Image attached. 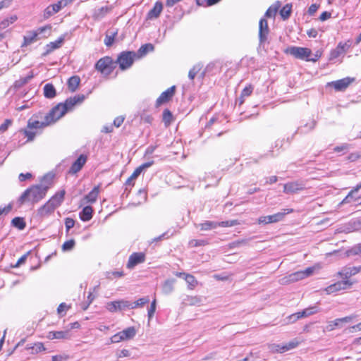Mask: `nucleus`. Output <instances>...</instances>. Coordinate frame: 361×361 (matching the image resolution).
Returning a JSON list of instances; mask_svg holds the SVG:
<instances>
[{
    "instance_id": "nucleus-1",
    "label": "nucleus",
    "mask_w": 361,
    "mask_h": 361,
    "mask_svg": "<svg viewBox=\"0 0 361 361\" xmlns=\"http://www.w3.org/2000/svg\"><path fill=\"white\" fill-rule=\"evenodd\" d=\"M84 94H77L69 97L63 103H59L53 107L48 114L44 116L43 121L33 120V117L27 122V127L31 129H39L54 123L67 112L71 111L78 104H81L85 100Z\"/></svg>"
},
{
    "instance_id": "nucleus-2",
    "label": "nucleus",
    "mask_w": 361,
    "mask_h": 361,
    "mask_svg": "<svg viewBox=\"0 0 361 361\" xmlns=\"http://www.w3.org/2000/svg\"><path fill=\"white\" fill-rule=\"evenodd\" d=\"M49 185H43L42 184L35 185L25 190L18 200L20 205L23 204L26 202L35 204L42 200L49 189Z\"/></svg>"
},
{
    "instance_id": "nucleus-3",
    "label": "nucleus",
    "mask_w": 361,
    "mask_h": 361,
    "mask_svg": "<svg viewBox=\"0 0 361 361\" xmlns=\"http://www.w3.org/2000/svg\"><path fill=\"white\" fill-rule=\"evenodd\" d=\"M285 52L294 56L296 59L306 60L307 61L315 62L320 56V55L316 54L314 58H310L312 54V51L310 49L295 46L288 47Z\"/></svg>"
},
{
    "instance_id": "nucleus-4",
    "label": "nucleus",
    "mask_w": 361,
    "mask_h": 361,
    "mask_svg": "<svg viewBox=\"0 0 361 361\" xmlns=\"http://www.w3.org/2000/svg\"><path fill=\"white\" fill-rule=\"evenodd\" d=\"M292 209H283L281 212L276 213L272 215L260 216L257 222L259 224H269L273 223H277L282 221L285 216L288 214L293 212Z\"/></svg>"
},
{
    "instance_id": "nucleus-5",
    "label": "nucleus",
    "mask_w": 361,
    "mask_h": 361,
    "mask_svg": "<svg viewBox=\"0 0 361 361\" xmlns=\"http://www.w3.org/2000/svg\"><path fill=\"white\" fill-rule=\"evenodd\" d=\"M135 56L136 54L134 51H122L114 63H118L121 70H126L133 65Z\"/></svg>"
},
{
    "instance_id": "nucleus-6",
    "label": "nucleus",
    "mask_w": 361,
    "mask_h": 361,
    "mask_svg": "<svg viewBox=\"0 0 361 361\" xmlns=\"http://www.w3.org/2000/svg\"><path fill=\"white\" fill-rule=\"evenodd\" d=\"M95 68L102 74L110 75L115 68V63L109 56L100 59L95 64Z\"/></svg>"
},
{
    "instance_id": "nucleus-7",
    "label": "nucleus",
    "mask_w": 361,
    "mask_h": 361,
    "mask_svg": "<svg viewBox=\"0 0 361 361\" xmlns=\"http://www.w3.org/2000/svg\"><path fill=\"white\" fill-rule=\"evenodd\" d=\"M355 281L351 280H345L337 281L326 288L325 290L328 294H331L342 290L349 289L354 284Z\"/></svg>"
},
{
    "instance_id": "nucleus-8",
    "label": "nucleus",
    "mask_w": 361,
    "mask_h": 361,
    "mask_svg": "<svg viewBox=\"0 0 361 361\" xmlns=\"http://www.w3.org/2000/svg\"><path fill=\"white\" fill-rule=\"evenodd\" d=\"M130 302L128 300H121L108 302L106 305L107 310L111 312L116 311H122L126 309H130Z\"/></svg>"
},
{
    "instance_id": "nucleus-9",
    "label": "nucleus",
    "mask_w": 361,
    "mask_h": 361,
    "mask_svg": "<svg viewBox=\"0 0 361 361\" xmlns=\"http://www.w3.org/2000/svg\"><path fill=\"white\" fill-rule=\"evenodd\" d=\"M176 92V86H172L163 92L156 101V106L158 107L169 102L173 97Z\"/></svg>"
},
{
    "instance_id": "nucleus-10",
    "label": "nucleus",
    "mask_w": 361,
    "mask_h": 361,
    "mask_svg": "<svg viewBox=\"0 0 361 361\" xmlns=\"http://www.w3.org/2000/svg\"><path fill=\"white\" fill-rule=\"evenodd\" d=\"M145 261V255L143 252H133L129 257L127 268L132 269L139 264L143 263Z\"/></svg>"
},
{
    "instance_id": "nucleus-11",
    "label": "nucleus",
    "mask_w": 361,
    "mask_h": 361,
    "mask_svg": "<svg viewBox=\"0 0 361 361\" xmlns=\"http://www.w3.org/2000/svg\"><path fill=\"white\" fill-rule=\"evenodd\" d=\"M361 271V265L358 267H345L338 272V275L343 279L350 280V278Z\"/></svg>"
},
{
    "instance_id": "nucleus-12",
    "label": "nucleus",
    "mask_w": 361,
    "mask_h": 361,
    "mask_svg": "<svg viewBox=\"0 0 361 361\" xmlns=\"http://www.w3.org/2000/svg\"><path fill=\"white\" fill-rule=\"evenodd\" d=\"M269 32L267 20L265 18H261L259 23V44H264L267 39V35Z\"/></svg>"
},
{
    "instance_id": "nucleus-13",
    "label": "nucleus",
    "mask_w": 361,
    "mask_h": 361,
    "mask_svg": "<svg viewBox=\"0 0 361 361\" xmlns=\"http://www.w3.org/2000/svg\"><path fill=\"white\" fill-rule=\"evenodd\" d=\"M303 189L305 185L301 181H292L283 185V192L286 194H293Z\"/></svg>"
},
{
    "instance_id": "nucleus-14",
    "label": "nucleus",
    "mask_w": 361,
    "mask_h": 361,
    "mask_svg": "<svg viewBox=\"0 0 361 361\" xmlns=\"http://www.w3.org/2000/svg\"><path fill=\"white\" fill-rule=\"evenodd\" d=\"M355 81L354 78H345L338 80L333 81L331 82H329V86H332L336 91H343L345 90L349 85Z\"/></svg>"
},
{
    "instance_id": "nucleus-15",
    "label": "nucleus",
    "mask_w": 361,
    "mask_h": 361,
    "mask_svg": "<svg viewBox=\"0 0 361 361\" xmlns=\"http://www.w3.org/2000/svg\"><path fill=\"white\" fill-rule=\"evenodd\" d=\"M87 160V157L86 155L80 154L78 158L72 164L71 168L68 170V173L75 174L80 171L85 164Z\"/></svg>"
},
{
    "instance_id": "nucleus-16",
    "label": "nucleus",
    "mask_w": 361,
    "mask_h": 361,
    "mask_svg": "<svg viewBox=\"0 0 361 361\" xmlns=\"http://www.w3.org/2000/svg\"><path fill=\"white\" fill-rule=\"evenodd\" d=\"M47 338L50 340L53 339H63V340H68L71 337V334L70 330L66 331H49L47 336Z\"/></svg>"
},
{
    "instance_id": "nucleus-17",
    "label": "nucleus",
    "mask_w": 361,
    "mask_h": 361,
    "mask_svg": "<svg viewBox=\"0 0 361 361\" xmlns=\"http://www.w3.org/2000/svg\"><path fill=\"white\" fill-rule=\"evenodd\" d=\"M64 42V37H60L57 40L54 42H51L50 43L46 45V51L42 54L43 56L49 55L54 50L59 49L61 47L62 44Z\"/></svg>"
},
{
    "instance_id": "nucleus-18",
    "label": "nucleus",
    "mask_w": 361,
    "mask_h": 361,
    "mask_svg": "<svg viewBox=\"0 0 361 361\" xmlns=\"http://www.w3.org/2000/svg\"><path fill=\"white\" fill-rule=\"evenodd\" d=\"M349 45L346 43L340 42L336 49H333L330 53V60H334L339 57L341 54H343L346 50L348 49Z\"/></svg>"
},
{
    "instance_id": "nucleus-19",
    "label": "nucleus",
    "mask_w": 361,
    "mask_h": 361,
    "mask_svg": "<svg viewBox=\"0 0 361 361\" xmlns=\"http://www.w3.org/2000/svg\"><path fill=\"white\" fill-rule=\"evenodd\" d=\"M163 10V4L158 1H157L153 8L148 12L147 18V19L152 20L159 17Z\"/></svg>"
},
{
    "instance_id": "nucleus-20",
    "label": "nucleus",
    "mask_w": 361,
    "mask_h": 361,
    "mask_svg": "<svg viewBox=\"0 0 361 361\" xmlns=\"http://www.w3.org/2000/svg\"><path fill=\"white\" fill-rule=\"evenodd\" d=\"M303 279H305L304 273H302V271L301 270V271H295L294 273L289 274L288 276L282 279V281H283V283H293V282L302 280Z\"/></svg>"
},
{
    "instance_id": "nucleus-21",
    "label": "nucleus",
    "mask_w": 361,
    "mask_h": 361,
    "mask_svg": "<svg viewBox=\"0 0 361 361\" xmlns=\"http://www.w3.org/2000/svg\"><path fill=\"white\" fill-rule=\"evenodd\" d=\"M39 32H30L27 35L24 36L23 39L24 42L22 44V47L28 46L35 42H37L39 38L38 37Z\"/></svg>"
},
{
    "instance_id": "nucleus-22",
    "label": "nucleus",
    "mask_w": 361,
    "mask_h": 361,
    "mask_svg": "<svg viewBox=\"0 0 361 361\" xmlns=\"http://www.w3.org/2000/svg\"><path fill=\"white\" fill-rule=\"evenodd\" d=\"M61 10V6L58 4H54L47 6L44 11V18L47 19L52 16L54 14L58 13Z\"/></svg>"
},
{
    "instance_id": "nucleus-23",
    "label": "nucleus",
    "mask_w": 361,
    "mask_h": 361,
    "mask_svg": "<svg viewBox=\"0 0 361 361\" xmlns=\"http://www.w3.org/2000/svg\"><path fill=\"white\" fill-rule=\"evenodd\" d=\"M99 193V186H95L87 195L84 197L86 203H94L96 202Z\"/></svg>"
},
{
    "instance_id": "nucleus-24",
    "label": "nucleus",
    "mask_w": 361,
    "mask_h": 361,
    "mask_svg": "<svg viewBox=\"0 0 361 361\" xmlns=\"http://www.w3.org/2000/svg\"><path fill=\"white\" fill-rule=\"evenodd\" d=\"M93 209L91 206L85 207L80 212V219L82 221H88L92 218Z\"/></svg>"
},
{
    "instance_id": "nucleus-25",
    "label": "nucleus",
    "mask_w": 361,
    "mask_h": 361,
    "mask_svg": "<svg viewBox=\"0 0 361 361\" xmlns=\"http://www.w3.org/2000/svg\"><path fill=\"white\" fill-rule=\"evenodd\" d=\"M112 10L111 7L102 6L97 10H95L93 13V18L96 20H100L103 18L107 13L111 12Z\"/></svg>"
},
{
    "instance_id": "nucleus-26",
    "label": "nucleus",
    "mask_w": 361,
    "mask_h": 361,
    "mask_svg": "<svg viewBox=\"0 0 361 361\" xmlns=\"http://www.w3.org/2000/svg\"><path fill=\"white\" fill-rule=\"evenodd\" d=\"M117 34L118 30L116 29H111L107 31L104 39V44L106 47H111L114 44L115 37Z\"/></svg>"
},
{
    "instance_id": "nucleus-27",
    "label": "nucleus",
    "mask_w": 361,
    "mask_h": 361,
    "mask_svg": "<svg viewBox=\"0 0 361 361\" xmlns=\"http://www.w3.org/2000/svg\"><path fill=\"white\" fill-rule=\"evenodd\" d=\"M65 195V191H61L59 193L56 194L54 196H53L49 201V203H51L50 204L52 206H54V208L56 209L58 207L61 203L62 202L63 197Z\"/></svg>"
},
{
    "instance_id": "nucleus-28",
    "label": "nucleus",
    "mask_w": 361,
    "mask_h": 361,
    "mask_svg": "<svg viewBox=\"0 0 361 361\" xmlns=\"http://www.w3.org/2000/svg\"><path fill=\"white\" fill-rule=\"evenodd\" d=\"M50 204L51 203L47 202L38 209V214L40 216H47L55 210L54 206H52Z\"/></svg>"
},
{
    "instance_id": "nucleus-29",
    "label": "nucleus",
    "mask_w": 361,
    "mask_h": 361,
    "mask_svg": "<svg viewBox=\"0 0 361 361\" xmlns=\"http://www.w3.org/2000/svg\"><path fill=\"white\" fill-rule=\"evenodd\" d=\"M80 82V78L78 75L71 77L68 80V87L71 92H75Z\"/></svg>"
},
{
    "instance_id": "nucleus-30",
    "label": "nucleus",
    "mask_w": 361,
    "mask_h": 361,
    "mask_svg": "<svg viewBox=\"0 0 361 361\" xmlns=\"http://www.w3.org/2000/svg\"><path fill=\"white\" fill-rule=\"evenodd\" d=\"M44 95L48 99H52L56 96V89L52 84L47 83L44 85Z\"/></svg>"
},
{
    "instance_id": "nucleus-31",
    "label": "nucleus",
    "mask_w": 361,
    "mask_h": 361,
    "mask_svg": "<svg viewBox=\"0 0 361 361\" xmlns=\"http://www.w3.org/2000/svg\"><path fill=\"white\" fill-rule=\"evenodd\" d=\"M123 340L133 338L136 335V329L134 326L128 327L121 331Z\"/></svg>"
},
{
    "instance_id": "nucleus-32",
    "label": "nucleus",
    "mask_w": 361,
    "mask_h": 361,
    "mask_svg": "<svg viewBox=\"0 0 361 361\" xmlns=\"http://www.w3.org/2000/svg\"><path fill=\"white\" fill-rule=\"evenodd\" d=\"M26 349L30 350L32 354H36L45 350V348L44 347L43 343L40 342L35 343L32 345H27Z\"/></svg>"
},
{
    "instance_id": "nucleus-33",
    "label": "nucleus",
    "mask_w": 361,
    "mask_h": 361,
    "mask_svg": "<svg viewBox=\"0 0 361 361\" xmlns=\"http://www.w3.org/2000/svg\"><path fill=\"white\" fill-rule=\"evenodd\" d=\"M176 280L173 279L165 281L163 286L162 291L165 294H170L173 290V284Z\"/></svg>"
},
{
    "instance_id": "nucleus-34",
    "label": "nucleus",
    "mask_w": 361,
    "mask_h": 361,
    "mask_svg": "<svg viewBox=\"0 0 361 361\" xmlns=\"http://www.w3.org/2000/svg\"><path fill=\"white\" fill-rule=\"evenodd\" d=\"M173 120V117L172 113L168 109H164L162 115V121L165 126H169Z\"/></svg>"
},
{
    "instance_id": "nucleus-35",
    "label": "nucleus",
    "mask_w": 361,
    "mask_h": 361,
    "mask_svg": "<svg viewBox=\"0 0 361 361\" xmlns=\"http://www.w3.org/2000/svg\"><path fill=\"white\" fill-rule=\"evenodd\" d=\"M317 311L318 310L317 306L310 307L308 308L303 310L301 312H298V314H299V316H298V317H307L317 312Z\"/></svg>"
},
{
    "instance_id": "nucleus-36",
    "label": "nucleus",
    "mask_w": 361,
    "mask_h": 361,
    "mask_svg": "<svg viewBox=\"0 0 361 361\" xmlns=\"http://www.w3.org/2000/svg\"><path fill=\"white\" fill-rule=\"evenodd\" d=\"M281 4L279 1H277L275 4L271 6L265 12L264 16L266 18H271L275 16L277 13Z\"/></svg>"
},
{
    "instance_id": "nucleus-37",
    "label": "nucleus",
    "mask_w": 361,
    "mask_h": 361,
    "mask_svg": "<svg viewBox=\"0 0 361 361\" xmlns=\"http://www.w3.org/2000/svg\"><path fill=\"white\" fill-rule=\"evenodd\" d=\"M141 173L140 169H136L133 174L126 180L125 185L126 186V190L128 187H132L134 185L135 180L137 178V176Z\"/></svg>"
},
{
    "instance_id": "nucleus-38",
    "label": "nucleus",
    "mask_w": 361,
    "mask_h": 361,
    "mask_svg": "<svg viewBox=\"0 0 361 361\" xmlns=\"http://www.w3.org/2000/svg\"><path fill=\"white\" fill-rule=\"evenodd\" d=\"M11 224L19 230H23L26 226L25 221L22 217H15L12 219Z\"/></svg>"
},
{
    "instance_id": "nucleus-39",
    "label": "nucleus",
    "mask_w": 361,
    "mask_h": 361,
    "mask_svg": "<svg viewBox=\"0 0 361 361\" xmlns=\"http://www.w3.org/2000/svg\"><path fill=\"white\" fill-rule=\"evenodd\" d=\"M292 5L290 4H286L280 11V15L283 20L289 18L291 14Z\"/></svg>"
},
{
    "instance_id": "nucleus-40",
    "label": "nucleus",
    "mask_w": 361,
    "mask_h": 361,
    "mask_svg": "<svg viewBox=\"0 0 361 361\" xmlns=\"http://www.w3.org/2000/svg\"><path fill=\"white\" fill-rule=\"evenodd\" d=\"M149 302V297L147 296V297L141 298L138 299L137 301H135L133 303L130 302V309H135V308H137V307H142L145 304L148 303Z\"/></svg>"
},
{
    "instance_id": "nucleus-41",
    "label": "nucleus",
    "mask_w": 361,
    "mask_h": 361,
    "mask_svg": "<svg viewBox=\"0 0 361 361\" xmlns=\"http://www.w3.org/2000/svg\"><path fill=\"white\" fill-rule=\"evenodd\" d=\"M154 45L148 43L142 45L140 49L137 51L138 54L140 56H145L146 54H147L149 51H152L154 50Z\"/></svg>"
},
{
    "instance_id": "nucleus-42",
    "label": "nucleus",
    "mask_w": 361,
    "mask_h": 361,
    "mask_svg": "<svg viewBox=\"0 0 361 361\" xmlns=\"http://www.w3.org/2000/svg\"><path fill=\"white\" fill-rule=\"evenodd\" d=\"M202 231H209L217 228L216 221H206L199 225Z\"/></svg>"
},
{
    "instance_id": "nucleus-43",
    "label": "nucleus",
    "mask_w": 361,
    "mask_h": 361,
    "mask_svg": "<svg viewBox=\"0 0 361 361\" xmlns=\"http://www.w3.org/2000/svg\"><path fill=\"white\" fill-rule=\"evenodd\" d=\"M316 125L315 121H312L310 123H306L303 126H300L298 129V132L300 133H307L314 128Z\"/></svg>"
},
{
    "instance_id": "nucleus-44",
    "label": "nucleus",
    "mask_w": 361,
    "mask_h": 361,
    "mask_svg": "<svg viewBox=\"0 0 361 361\" xmlns=\"http://www.w3.org/2000/svg\"><path fill=\"white\" fill-rule=\"evenodd\" d=\"M33 78V74L31 72L30 75L26 77L21 78L15 82L16 87H20L27 84Z\"/></svg>"
},
{
    "instance_id": "nucleus-45",
    "label": "nucleus",
    "mask_w": 361,
    "mask_h": 361,
    "mask_svg": "<svg viewBox=\"0 0 361 361\" xmlns=\"http://www.w3.org/2000/svg\"><path fill=\"white\" fill-rule=\"evenodd\" d=\"M216 224H217V227L218 226L231 227V226L238 225L239 222L238 220L234 219V220L224 221H220V222L216 221Z\"/></svg>"
},
{
    "instance_id": "nucleus-46",
    "label": "nucleus",
    "mask_w": 361,
    "mask_h": 361,
    "mask_svg": "<svg viewBox=\"0 0 361 361\" xmlns=\"http://www.w3.org/2000/svg\"><path fill=\"white\" fill-rule=\"evenodd\" d=\"M75 242L73 239L66 241L62 245V250L64 252L70 251L73 249Z\"/></svg>"
},
{
    "instance_id": "nucleus-47",
    "label": "nucleus",
    "mask_w": 361,
    "mask_h": 361,
    "mask_svg": "<svg viewBox=\"0 0 361 361\" xmlns=\"http://www.w3.org/2000/svg\"><path fill=\"white\" fill-rule=\"evenodd\" d=\"M283 345L271 343L268 345V349L271 353H283L282 350Z\"/></svg>"
},
{
    "instance_id": "nucleus-48",
    "label": "nucleus",
    "mask_w": 361,
    "mask_h": 361,
    "mask_svg": "<svg viewBox=\"0 0 361 361\" xmlns=\"http://www.w3.org/2000/svg\"><path fill=\"white\" fill-rule=\"evenodd\" d=\"M298 344H299V342L298 341H296L295 339L293 340V341L288 342L287 344L283 345L282 350H284V352H286L289 350L293 349L295 347H297L298 345Z\"/></svg>"
},
{
    "instance_id": "nucleus-49",
    "label": "nucleus",
    "mask_w": 361,
    "mask_h": 361,
    "mask_svg": "<svg viewBox=\"0 0 361 361\" xmlns=\"http://www.w3.org/2000/svg\"><path fill=\"white\" fill-rule=\"evenodd\" d=\"M341 321L338 319H336L334 321H331L329 322L328 325L326 326V329L329 331L334 330L336 327L341 326Z\"/></svg>"
},
{
    "instance_id": "nucleus-50",
    "label": "nucleus",
    "mask_w": 361,
    "mask_h": 361,
    "mask_svg": "<svg viewBox=\"0 0 361 361\" xmlns=\"http://www.w3.org/2000/svg\"><path fill=\"white\" fill-rule=\"evenodd\" d=\"M156 305H157V302H156V300L154 299L152 302H151V305H150V307H149L148 309V312H147V316H148V319L149 321L151 320V319L154 316V314L156 311Z\"/></svg>"
},
{
    "instance_id": "nucleus-51",
    "label": "nucleus",
    "mask_w": 361,
    "mask_h": 361,
    "mask_svg": "<svg viewBox=\"0 0 361 361\" xmlns=\"http://www.w3.org/2000/svg\"><path fill=\"white\" fill-rule=\"evenodd\" d=\"M201 67L199 65L194 66L188 73V77L190 80H193L198 72L200 71Z\"/></svg>"
},
{
    "instance_id": "nucleus-52",
    "label": "nucleus",
    "mask_w": 361,
    "mask_h": 361,
    "mask_svg": "<svg viewBox=\"0 0 361 361\" xmlns=\"http://www.w3.org/2000/svg\"><path fill=\"white\" fill-rule=\"evenodd\" d=\"M185 280L190 286L193 287L195 286L197 283V281L195 279V278L192 275L189 274H187V275H185Z\"/></svg>"
},
{
    "instance_id": "nucleus-53",
    "label": "nucleus",
    "mask_w": 361,
    "mask_h": 361,
    "mask_svg": "<svg viewBox=\"0 0 361 361\" xmlns=\"http://www.w3.org/2000/svg\"><path fill=\"white\" fill-rule=\"evenodd\" d=\"M208 244L207 240H192L190 241V245L192 247H199V246H204L205 245Z\"/></svg>"
},
{
    "instance_id": "nucleus-54",
    "label": "nucleus",
    "mask_w": 361,
    "mask_h": 361,
    "mask_svg": "<svg viewBox=\"0 0 361 361\" xmlns=\"http://www.w3.org/2000/svg\"><path fill=\"white\" fill-rule=\"evenodd\" d=\"M13 121L11 119H6L4 122L0 126V132L4 133L6 131L10 126H11Z\"/></svg>"
},
{
    "instance_id": "nucleus-55",
    "label": "nucleus",
    "mask_w": 361,
    "mask_h": 361,
    "mask_svg": "<svg viewBox=\"0 0 361 361\" xmlns=\"http://www.w3.org/2000/svg\"><path fill=\"white\" fill-rule=\"evenodd\" d=\"M253 86L252 85H249L246 86L242 91L241 94L243 97H248L251 95L252 91H253Z\"/></svg>"
},
{
    "instance_id": "nucleus-56",
    "label": "nucleus",
    "mask_w": 361,
    "mask_h": 361,
    "mask_svg": "<svg viewBox=\"0 0 361 361\" xmlns=\"http://www.w3.org/2000/svg\"><path fill=\"white\" fill-rule=\"evenodd\" d=\"M75 225V221L71 218H66L65 219V226L66 232H68L71 228H72Z\"/></svg>"
},
{
    "instance_id": "nucleus-57",
    "label": "nucleus",
    "mask_w": 361,
    "mask_h": 361,
    "mask_svg": "<svg viewBox=\"0 0 361 361\" xmlns=\"http://www.w3.org/2000/svg\"><path fill=\"white\" fill-rule=\"evenodd\" d=\"M123 275H124V274H123V271H112V272H109L108 273L107 278L110 279H114V278L122 277Z\"/></svg>"
},
{
    "instance_id": "nucleus-58",
    "label": "nucleus",
    "mask_w": 361,
    "mask_h": 361,
    "mask_svg": "<svg viewBox=\"0 0 361 361\" xmlns=\"http://www.w3.org/2000/svg\"><path fill=\"white\" fill-rule=\"evenodd\" d=\"M24 135L25 137H27V142L32 141L35 137L36 133L33 131L24 130H23Z\"/></svg>"
},
{
    "instance_id": "nucleus-59",
    "label": "nucleus",
    "mask_w": 361,
    "mask_h": 361,
    "mask_svg": "<svg viewBox=\"0 0 361 361\" xmlns=\"http://www.w3.org/2000/svg\"><path fill=\"white\" fill-rule=\"evenodd\" d=\"M350 146V145L349 144L344 143V144L341 145V146H336L334 149V151L336 152H340L345 151V150L347 151L349 149Z\"/></svg>"
},
{
    "instance_id": "nucleus-60",
    "label": "nucleus",
    "mask_w": 361,
    "mask_h": 361,
    "mask_svg": "<svg viewBox=\"0 0 361 361\" xmlns=\"http://www.w3.org/2000/svg\"><path fill=\"white\" fill-rule=\"evenodd\" d=\"M361 158V153L360 152H354L349 154L348 157V159L350 161H355L356 160Z\"/></svg>"
},
{
    "instance_id": "nucleus-61",
    "label": "nucleus",
    "mask_w": 361,
    "mask_h": 361,
    "mask_svg": "<svg viewBox=\"0 0 361 361\" xmlns=\"http://www.w3.org/2000/svg\"><path fill=\"white\" fill-rule=\"evenodd\" d=\"M121 341H124V340H123V338L122 337L121 331L116 334L111 338V343H118Z\"/></svg>"
},
{
    "instance_id": "nucleus-62",
    "label": "nucleus",
    "mask_w": 361,
    "mask_h": 361,
    "mask_svg": "<svg viewBox=\"0 0 361 361\" xmlns=\"http://www.w3.org/2000/svg\"><path fill=\"white\" fill-rule=\"evenodd\" d=\"M29 254H30V252H27L26 254H25L22 257H20V259L17 261V262L14 267H18L21 264H24Z\"/></svg>"
},
{
    "instance_id": "nucleus-63",
    "label": "nucleus",
    "mask_w": 361,
    "mask_h": 361,
    "mask_svg": "<svg viewBox=\"0 0 361 361\" xmlns=\"http://www.w3.org/2000/svg\"><path fill=\"white\" fill-rule=\"evenodd\" d=\"M68 359V355H53L51 357L52 361H65Z\"/></svg>"
},
{
    "instance_id": "nucleus-64",
    "label": "nucleus",
    "mask_w": 361,
    "mask_h": 361,
    "mask_svg": "<svg viewBox=\"0 0 361 361\" xmlns=\"http://www.w3.org/2000/svg\"><path fill=\"white\" fill-rule=\"evenodd\" d=\"M319 8V5L316 4H312L309 8H308V14L310 16H313L317 11V9Z\"/></svg>"
}]
</instances>
